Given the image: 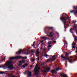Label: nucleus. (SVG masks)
I'll return each mask as SVG.
<instances>
[{
  "label": "nucleus",
  "instance_id": "obj_1",
  "mask_svg": "<svg viewBox=\"0 0 77 77\" xmlns=\"http://www.w3.org/2000/svg\"><path fill=\"white\" fill-rule=\"evenodd\" d=\"M69 18V16H68L67 14L65 13H63L62 14V16H60V19L61 21H62V22L63 23L64 26H68V27H65L64 26V28H65V31H66V29L68 28V27H69V25L68 24H66V20H68Z\"/></svg>",
  "mask_w": 77,
  "mask_h": 77
},
{
  "label": "nucleus",
  "instance_id": "obj_2",
  "mask_svg": "<svg viewBox=\"0 0 77 77\" xmlns=\"http://www.w3.org/2000/svg\"><path fill=\"white\" fill-rule=\"evenodd\" d=\"M53 29V27H46L45 28V29L44 30V32L45 33H46L47 35V36L49 37V38H51V37H53V35H54V34L53 32H50L49 34L50 35L48 34V33H47L46 31H45V29H47L48 31H49L50 30H52Z\"/></svg>",
  "mask_w": 77,
  "mask_h": 77
},
{
  "label": "nucleus",
  "instance_id": "obj_3",
  "mask_svg": "<svg viewBox=\"0 0 77 77\" xmlns=\"http://www.w3.org/2000/svg\"><path fill=\"white\" fill-rule=\"evenodd\" d=\"M13 62L12 61H11L8 60V61H7V62H6V63H5V65H3L1 66H0V68H3V66H9V65H11V64H12V63Z\"/></svg>",
  "mask_w": 77,
  "mask_h": 77
},
{
  "label": "nucleus",
  "instance_id": "obj_4",
  "mask_svg": "<svg viewBox=\"0 0 77 77\" xmlns=\"http://www.w3.org/2000/svg\"><path fill=\"white\" fill-rule=\"evenodd\" d=\"M21 56H17L15 57H10L9 59L11 60H14V59H21Z\"/></svg>",
  "mask_w": 77,
  "mask_h": 77
},
{
  "label": "nucleus",
  "instance_id": "obj_5",
  "mask_svg": "<svg viewBox=\"0 0 77 77\" xmlns=\"http://www.w3.org/2000/svg\"><path fill=\"white\" fill-rule=\"evenodd\" d=\"M41 69V67H39L38 68V69L35 71L34 73L35 75H38L39 74V70Z\"/></svg>",
  "mask_w": 77,
  "mask_h": 77
},
{
  "label": "nucleus",
  "instance_id": "obj_6",
  "mask_svg": "<svg viewBox=\"0 0 77 77\" xmlns=\"http://www.w3.org/2000/svg\"><path fill=\"white\" fill-rule=\"evenodd\" d=\"M26 72H23V74H24L25 75H26V74L27 73H28V74H27V75H28V76H29V77H31L32 76V75L31 74H32V72H30V71H26Z\"/></svg>",
  "mask_w": 77,
  "mask_h": 77
},
{
  "label": "nucleus",
  "instance_id": "obj_7",
  "mask_svg": "<svg viewBox=\"0 0 77 77\" xmlns=\"http://www.w3.org/2000/svg\"><path fill=\"white\" fill-rule=\"evenodd\" d=\"M13 64H12L11 66H10L7 68H4V69H6L8 68V69H9L10 70H12V69H14V67H13Z\"/></svg>",
  "mask_w": 77,
  "mask_h": 77
},
{
  "label": "nucleus",
  "instance_id": "obj_8",
  "mask_svg": "<svg viewBox=\"0 0 77 77\" xmlns=\"http://www.w3.org/2000/svg\"><path fill=\"white\" fill-rule=\"evenodd\" d=\"M21 52H23V50L22 49H19L18 51L16 52V54H21Z\"/></svg>",
  "mask_w": 77,
  "mask_h": 77
},
{
  "label": "nucleus",
  "instance_id": "obj_9",
  "mask_svg": "<svg viewBox=\"0 0 77 77\" xmlns=\"http://www.w3.org/2000/svg\"><path fill=\"white\" fill-rule=\"evenodd\" d=\"M72 60L71 59H70L69 61V63H72L74 62H75V60L74 59H73V61H72Z\"/></svg>",
  "mask_w": 77,
  "mask_h": 77
},
{
  "label": "nucleus",
  "instance_id": "obj_10",
  "mask_svg": "<svg viewBox=\"0 0 77 77\" xmlns=\"http://www.w3.org/2000/svg\"><path fill=\"white\" fill-rule=\"evenodd\" d=\"M60 75L61 77H68L65 74H63L62 75L60 74Z\"/></svg>",
  "mask_w": 77,
  "mask_h": 77
},
{
  "label": "nucleus",
  "instance_id": "obj_11",
  "mask_svg": "<svg viewBox=\"0 0 77 77\" xmlns=\"http://www.w3.org/2000/svg\"><path fill=\"white\" fill-rule=\"evenodd\" d=\"M51 73H54L55 74H57V72L55 70H51Z\"/></svg>",
  "mask_w": 77,
  "mask_h": 77
},
{
  "label": "nucleus",
  "instance_id": "obj_12",
  "mask_svg": "<svg viewBox=\"0 0 77 77\" xmlns=\"http://www.w3.org/2000/svg\"><path fill=\"white\" fill-rule=\"evenodd\" d=\"M51 68H47L45 70V72H49V71H50L51 69Z\"/></svg>",
  "mask_w": 77,
  "mask_h": 77
},
{
  "label": "nucleus",
  "instance_id": "obj_13",
  "mask_svg": "<svg viewBox=\"0 0 77 77\" xmlns=\"http://www.w3.org/2000/svg\"><path fill=\"white\" fill-rule=\"evenodd\" d=\"M65 53H66V54L65 55V57H68V55L69 54H68L67 52H65Z\"/></svg>",
  "mask_w": 77,
  "mask_h": 77
},
{
  "label": "nucleus",
  "instance_id": "obj_14",
  "mask_svg": "<svg viewBox=\"0 0 77 77\" xmlns=\"http://www.w3.org/2000/svg\"><path fill=\"white\" fill-rule=\"evenodd\" d=\"M61 57L62 58H63V59H66L65 60H68V58H66V57H63V55H61Z\"/></svg>",
  "mask_w": 77,
  "mask_h": 77
},
{
  "label": "nucleus",
  "instance_id": "obj_15",
  "mask_svg": "<svg viewBox=\"0 0 77 77\" xmlns=\"http://www.w3.org/2000/svg\"><path fill=\"white\" fill-rule=\"evenodd\" d=\"M77 37L75 36V38H74V40H75V42H77Z\"/></svg>",
  "mask_w": 77,
  "mask_h": 77
},
{
  "label": "nucleus",
  "instance_id": "obj_16",
  "mask_svg": "<svg viewBox=\"0 0 77 77\" xmlns=\"http://www.w3.org/2000/svg\"><path fill=\"white\" fill-rule=\"evenodd\" d=\"M42 39H45L44 40V41H46L47 40V38L46 37H42Z\"/></svg>",
  "mask_w": 77,
  "mask_h": 77
},
{
  "label": "nucleus",
  "instance_id": "obj_17",
  "mask_svg": "<svg viewBox=\"0 0 77 77\" xmlns=\"http://www.w3.org/2000/svg\"><path fill=\"white\" fill-rule=\"evenodd\" d=\"M44 56L46 57H48L49 56V55H47V53H45V54Z\"/></svg>",
  "mask_w": 77,
  "mask_h": 77
},
{
  "label": "nucleus",
  "instance_id": "obj_18",
  "mask_svg": "<svg viewBox=\"0 0 77 77\" xmlns=\"http://www.w3.org/2000/svg\"><path fill=\"white\" fill-rule=\"evenodd\" d=\"M60 69V70H61V69H62L60 68H57V69H56V71H58Z\"/></svg>",
  "mask_w": 77,
  "mask_h": 77
},
{
  "label": "nucleus",
  "instance_id": "obj_19",
  "mask_svg": "<svg viewBox=\"0 0 77 77\" xmlns=\"http://www.w3.org/2000/svg\"><path fill=\"white\" fill-rule=\"evenodd\" d=\"M73 9H74V10H76L77 9V6H74L73 7Z\"/></svg>",
  "mask_w": 77,
  "mask_h": 77
},
{
  "label": "nucleus",
  "instance_id": "obj_20",
  "mask_svg": "<svg viewBox=\"0 0 77 77\" xmlns=\"http://www.w3.org/2000/svg\"><path fill=\"white\" fill-rule=\"evenodd\" d=\"M52 43V42H51V41L50 42H48V45H51Z\"/></svg>",
  "mask_w": 77,
  "mask_h": 77
},
{
  "label": "nucleus",
  "instance_id": "obj_21",
  "mask_svg": "<svg viewBox=\"0 0 77 77\" xmlns=\"http://www.w3.org/2000/svg\"><path fill=\"white\" fill-rule=\"evenodd\" d=\"M21 58H22V59H27V57H25V58H24V57L21 56Z\"/></svg>",
  "mask_w": 77,
  "mask_h": 77
},
{
  "label": "nucleus",
  "instance_id": "obj_22",
  "mask_svg": "<svg viewBox=\"0 0 77 77\" xmlns=\"http://www.w3.org/2000/svg\"><path fill=\"white\" fill-rule=\"evenodd\" d=\"M35 60V58H33V59H31V61L32 62H33V61Z\"/></svg>",
  "mask_w": 77,
  "mask_h": 77
},
{
  "label": "nucleus",
  "instance_id": "obj_23",
  "mask_svg": "<svg viewBox=\"0 0 77 77\" xmlns=\"http://www.w3.org/2000/svg\"><path fill=\"white\" fill-rule=\"evenodd\" d=\"M38 67V65L37 66V67H35L34 69V72H35V70H37V69H36Z\"/></svg>",
  "mask_w": 77,
  "mask_h": 77
},
{
  "label": "nucleus",
  "instance_id": "obj_24",
  "mask_svg": "<svg viewBox=\"0 0 77 77\" xmlns=\"http://www.w3.org/2000/svg\"><path fill=\"white\" fill-rule=\"evenodd\" d=\"M51 56L52 57L51 58V59H53V57H55V55H54L53 56H50V57H51Z\"/></svg>",
  "mask_w": 77,
  "mask_h": 77
},
{
  "label": "nucleus",
  "instance_id": "obj_25",
  "mask_svg": "<svg viewBox=\"0 0 77 77\" xmlns=\"http://www.w3.org/2000/svg\"><path fill=\"white\" fill-rule=\"evenodd\" d=\"M74 14L75 15V14H76V15H77V11L76 10V11L75 12H74Z\"/></svg>",
  "mask_w": 77,
  "mask_h": 77
},
{
  "label": "nucleus",
  "instance_id": "obj_26",
  "mask_svg": "<svg viewBox=\"0 0 77 77\" xmlns=\"http://www.w3.org/2000/svg\"><path fill=\"white\" fill-rule=\"evenodd\" d=\"M72 45H76V43L74 42L72 44Z\"/></svg>",
  "mask_w": 77,
  "mask_h": 77
},
{
  "label": "nucleus",
  "instance_id": "obj_27",
  "mask_svg": "<svg viewBox=\"0 0 77 77\" xmlns=\"http://www.w3.org/2000/svg\"><path fill=\"white\" fill-rule=\"evenodd\" d=\"M37 54H40V53L39 52V51H38L37 52Z\"/></svg>",
  "mask_w": 77,
  "mask_h": 77
},
{
  "label": "nucleus",
  "instance_id": "obj_28",
  "mask_svg": "<svg viewBox=\"0 0 77 77\" xmlns=\"http://www.w3.org/2000/svg\"><path fill=\"white\" fill-rule=\"evenodd\" d=\"M27 51L28 52L26 54V55H27L28 54H29V50H27Z\"/></svg>",
  "mask_w": 77,
  "mask_h": 77
},
{
  "label": "nucleus",
  "instance_id": "obj_29",
  "mask_svg": "<svg viewBox=\"0 0 77 77\" xmlns=\"http://www.w3.org/2000/svg\"><path fill=\"white\" fill-rule=\"evenodd\" d=\"M75 10H72L70 11V13H73V12H74Z\"/></svg>",
  "mask_w": 77,
  "mask_h": 77
},
{
  "label": "nucleus",
  "instance_id": "obj_30",
  "mask_svg": "<svg viewBox=\"0 0 77 77\" xmlns=\"http://www.w3.org/2000/svg\"><path fill=\"white\" fill-rule=\"evenodd\" d=\"M25 62H26L25 60H23L22 61V63H24Z\"/></svg>",
  "mask_w": 77,
  "mask_h": 77
},
{
  "label": "nucleus",
  "instance_id": "obj_31",
  "mask_svg": "<svg viewBox=\"0 0 77 77\" xmlns=\"http://www.w3.org/2000/svg\"><path fill=\"white\" fill-rule=\"evenodd\" d=\"M40 58H39V56H38L37 57V60H39Z\"/></svg>",
  "mask_w": 77,
  "mask_h": 77
},
{
  "label": "nucleus",
  "instance_id": "obj_32",
  "mask_svg": "<svg viewBox=\"0 0 77 77\" xmlns=\"http://www.w3.org/2000/svg\"><path fill=\"white\" fill-rule=\"evenodd\" d=\"M1 74H4L5 73V72H0Z\"/></svg>",
  "mask_w": 77,
  "mask_h": 77
},
{
  "label": "nucleus",
  "instance_id": "obj_33",
  "mask_svg": "<svg viewBox=\"0 0 77 77\" xmlns=\"http://www.w3.org/2000/svg\"><path fill=\"white\" fill-rule=\"evenodd\" d=\"M25 66H28V64H27V63H26L25 64Z\"/></svg>",
  "mask_w": 77,
  "mask_h": 77
},
{
  "label": "nucleus",
  "instance_id": "obj_34",
  "mask_svg": "<svg viewBox=\"0 0 77 77\" xmlns=\"http://www.w3.org/2000/svg\"><path fill=\"white\" fill-rule=\"evenodd\" d=\"M73 27L74 28V29H77V27L75 26H73Z\"/></svg>",
  "mask_w": 77,
  "mask_h": 77
},
{
  "label": "nucleus",
  "instance_id": "obj_35",
  "mask_svg": "<svg viewBox=\"0 0 77 77\" xmlns=\"http://www.w3.org/2000/svg\"><path fill=\"white\" fill-rule=\"evenodd\" d=\"M51 47V45H48V48H50V47Z\"/></svg>",
  "mask_w": 77,
  "mask_h": 77
},
{
  "label": "nucleus",
  "instance_id": "obj_36",
  "mask_svg": "<svg viewBox=\"0 0 77 77\" xmlns=\"http://www.w3.org/2000/svg\"><path fill=\"white\" fill-rule=\"evenodd\" d=\"M72 48H75V46H72Z\"/></svg>",
  "mask_w": 77,
  "mask_h": 77
},
{
  "label": "nucleus",
  "instance_id": "obj_37",
  "mask_svg": "<svg viewBox=\"0 0 77 77\" xmlns=\"http://www.w3.org/2000/svg\"><path fill=\"white\" fill-rule=\"evenodd\" d=\"M56 41H54L53 42V43H56Z\"/></svg>",
  "mask_w": 77,
  "mask_h": 77
},
{
  "label": "nucleus",
  "instance_id": "obj_38",
  "mask_svg": "<svg viewBox=\"0 0 77 77\" xmlns=\"http://www.w3.org/2000/svg\"><path fill=\"white\" fill-rule=\"evenodd\" d=\"M35 51H32L31 52V53H33V52H34Z\"/></svg>",
  "mask_w": 77,
  "mask_h": 77
},
{
  "label": "nucleus",
  "instance_id": "obj_39",
  "mask_svg": "<svg viewBox=\"0 0 77 77\" xmlns=\"http://www.w3.org/2000/svg\"><path fill=\"white\" fill-rule=\"evenodd\" d=\"M10 77H17V76H10Z\"/></svg>",
  "mask_w": 77,
  "mask_h": 77
},
{
  "label": "nucleus",
  "instance_id": "obj_40",
  "mask_svg": "<svg viewBox=\"0 0 77 77\" xmlns=\"http://www.w3.org/2000/svg\"><path fill=\"white\" fill-rule=\"evenodd\" d=\"M44 41L43 40H42V42H41V44H42V43H43V42Z\"/></svg>",
  "mask_w": 77,
  "mask_h": 77
},
{
  "label": "nucleus",
  "instance_id": "obj_41",
  "mask_svg": "<svg viewBox=\"0 0 77 77\" xmlns=\"http://www.w3.org/2000/svg\"><path fill=\"white\" fill-rule=\"evenodd\" d=\"M70 32H71V33H73V32H72V31L70 30Z\"/></svg>",
  "mask_w": 77,
  "mask_h": 77
},
{
  "label": "nucleus",
  "instance_id": "obj_42",
  "mask_svg": "<svg viewBox=\"0 0 77 77\" xmlns=\"http://www.w3.org/2000/svg\"><path fill=\"white\" fill-rule=\"evenodd\" d=\"M22 67H23V68H25V66H22Z\"/></svg>",
  "mask_w": 77,
  "mask_h": 77
},
{
  "label": "nucleus",
  "instance_id": "obj_43",
  "mask_svg": "<svg viewBox=\"0 0 77 77\" xmlns=\"http://www.w3.org/2000/svg\"><path fill=\"white\" fill-rule=\"evenodd\" d=\"M19 63H22V61L20 60V61L19 62Z\"/></svg>",
  "mask_w": 77,
  "mask_h": 77
},
{
  "label": "nucleus",
  "instance_id": "obj_44",
  "mask_svg": "<svg viewBox=\"0 0 77 77\" xmlns=\"http://www.w3.org/2000/svg\"><path fill=\"white\" fill-rule=\"evenodd\" d=\"M44 51H45L46 50V49H45H45H44V50H43Z\"/></svg>",
  "mask_w": 77,
  "mask_h": 77
},
{
  "label": "nucleus",
  "instance_id": "obj_45",
  "mask_svg": "<svg viewBox=\"0 0 77 77\" xmlns=\"http://www.w3.org/2000/svg\"><path fill=\"white\" fill-rule=\"evenodd\" d=\"M32 46H33V47H34V46H35V44H33Z\"/></svg>",
  "mask_w": 77,
  "mask_h": 77
},
{
  "label": "nucleus",
  "instance_id": "obj_46",
  "mask_svg": "<svg viewBox=\"0 0 77 77\" xmlns=\"http://www.w3.org/2000/svg\"><path fill=\"white\" fill-rule=\"evenodd\" d=\"M39 44H40V43L38 44V47H39Z\"/></svg>",
  "mask_w": 77,
  "mask_h": 77
},
{
  "label": "nucleus",
  "instance_id": "obj_47",
  "mask_svg": "<svg viewBox=\"0 0 77 77\" xmlns=\"http://www.w3.org/2000/svg\"><path fill=\"white\" fill-rule=\"evenodd\" d=\"M50 59H48V60H47V61H50Z\"/></svg>",
  "mask_w": 77,
  "mask_h": 77
},
{
  "label": "nucleus",
  "instance_id": "obj_48",
  "mask_svg": "<svg viewBox=\"0 0 77 77\" xmlns=\"http://www.w3.org/2000/svg\"><path fill=\"white\" fill-rule=\"evenodd\" d=\"M56 60V58H54V59H53V60Z\"/></svg>",
  "mask_w": 77,
  "mask_h": 77
},
{
  "label": "nucleus",
  "instance_id": "obj_49",
  "mask_svg": "<svg viewBox=\"0 0 77 77\" xmlns=\"http://www.w3.org/2000/svg\"><path fill=\"white\" fill-rule=\"evenodd\" d=\"M76 51L77 52H76V53H77V47H76Z\"/></svg>",
  "mask_w": 77,
  "mask_h": 77
},
{
  "label": "nucleus",
  "instance_id": "obj_50",
  "mask_svg": "<svg viewBox=\"0 0 77 77\" xmlns=\"http://www.w3.org/2000/svg\"><path fill=\"white\" fill-rule=\"evenodd\" d=\"M22 64H23V63H22L20 64V65H22Z\"/></svg>",
  "mask_w": 77,
  "mask_h": 77
},
{
  "label": "nucleus",
  "instance_id": "obj_51",
  "mask_svg": "<svg viewBox=\"0 0 77 77\" xmlns=\"http://www.w3.org/2000/svg\"><path fill=\"white\" fill-rule=\"evenodd\" d=\"M30 67L31 68H32V65H30Z\"/></svg>",
  "mask_w": 77,
  "mask_h": 77
},
{
  "label": "nucleus",
  "instance_id": "obj_52",
  "mask_svg": "<svg viewBox=\"0 0 77 77\" xmlns=\"http://www.w3.org/2000/svg\"><path fill=\"white\" fill-rule=\"evenodd\" d=\"M35 42H33V44H35Z\"/></svg>",
  "mask_w": 77,
  "mask_h": 77
},
{
  "label": "nucleus",
  "instance_id": "obj_53",
  "mask_svg": "<svg viewBox=\"0 0 77 77\" xmlns=\"http://www.w3.org/2000/svg\"><path fill=\"white\" fill-rule=\"evenodd\" d=\"M54 38H53L51 39V40H53V39H54Z\"/></svg>",
  "mask_w": 77,
  "mask_h": 77
},
{
  "label": "nucleus",
  "instance_id": "obj_54",
  "mask_svg": "<svg viewBox=\"0 0 77 77\" xmlns=\"http://www.w3.org/2000/svg\"><path fill=\"white\" fill-rule=\"evenodd\" d=\"M45 48H42V49L44 50Z\"/></svg>",
  "mask_w": 77,
  "mask_h": 77
},
{
  "label": "nucleus",
  "instance_id": "obj_55",
  "mask_svg": "<svg viewBox=\"0 0 77 77\" xmlns=\"http://www.w3.org/2000/svg\"><path fill=\"white\" fill-rule=\"evenodd\" d=\"M42 47H41L40 48V50H42Z\"/></svg>",
  "mask_w": 77,
  "mask_h": 77
},
{
  "label": "nucleus",
  "instance_id": "obj_56",
  "mask_svg": "<svg viewBox=\"0 0 77 77\" xmlns=\"http://www.w3.org/2000/svg\"><path fill=\"white\" fill-rule=\"evenodd\" d=\"M72 30V28L70 29V30Z\"/></svg>",
  "mask_w": 77,
  "mask_h": 77
},
{
  "label": "nucleus",
  "instance_id": "obj_57",
  "mask_svg": "<svg viewBox=\"0 0 77 77\" xmlns=\"http://www.w3.org/2000/svg\"><path fill=\"white\" fill-rule=\"evenodd\" d=\"M66 44L67 45H68V43H67V42H66Z\"/></svg>",
  "mask_w": 77,
  "mask_h": 77
},
{
  "label": "nucleus",
  "instance_id": "obj_58",
  "mask_svg": "<svg viewBox=\"0 0 77 77\" xmlns=\"http://www.w3.org/2000/svg\"><path fill=\"white\" fill-rule=\"evenodd\" d=\"M72 29L74 30V28H72Z\"/></svg>",
  "mask_w": 77,
  "mask_h": 77
},
{
  "label": "nucleus",
  "instance_id": "obj_59",
  "mask_svg": "<svg viewBox=\"0 0 77 77\" xmlns=\"http://www.w3.org/2000/svg\"><path fill=\"white\" fill-rule=\"evenodd\" d=\"M65 65L66 66V65H67V64H66V63H65Z\"/></svg>",
  "mask_w": 77,
  "mask_h": 77
},
{
  "label": "nucleus",
  "instance_id": "obj_60",
  "mask_svg": "<svg viewBox=\"0 0 77 77\" xmlns=\"http://www.w3.org/2000/svg\"><path fill=\"white\" fill-rule=\"evenodd\" d=\"M50 48H48V50H50Z\"/></svg>",
  "mask_w": 77,
  "mask_h": 77
},
{
  "label": "nucleus",
  "instance_id": "obj_61",
  "mask_svg": "<svg viewBox=\"0 0 77 77\" xmlns=\"http://www.w3.org/2000/svg\"><path fill=\"white\" fill-rule=\"evenodd\" d=\"M66 67H67V66H66Z\"/></svg>",
  "mask_w": 77,
  "mask_h": 77
},
{
  "label": "nucleus",
  "instance_id": "obj_62",
  "mask_svg": "<svg viewBox=\"0 0 77 77\" xmlns=\"http://www.w3.org/2000/svg\"><path fill=\"white\" fill-rule=\"evenodd\" d=\"M10 75H12V74H10Z\"/></svg>",
  "mask_w": 77,
  "mask_h": 77
},
{
  "label": "nucleus",
  "instance_id": "obj_63",
  "mask_svg": "<svg viewBox=\"0 0 77 77\" xmlns=\"http://www.w3.org/2000/svg\"><path fill=\"white\" fill-rule=\"evenodd\" d=\"M36 77H38V76H37Z\"/></svg>",
  "mask_w": 77,
  "mask_h": 77
},
{
  "label": "nucleus",
  "instance_id": "obj_64",
  "mask_svg": "<svg viewBox=\"0 0 77 77\" xmlns=\"http://www.w3.org/2000/svg\"><path fill=\"white\" fill-rule=\"evenodd\" d=\"M75 22H77V21H75Z\"/></svg>",
  "mask_w": 77,
  "mask_h": 77
}]
</instances>
